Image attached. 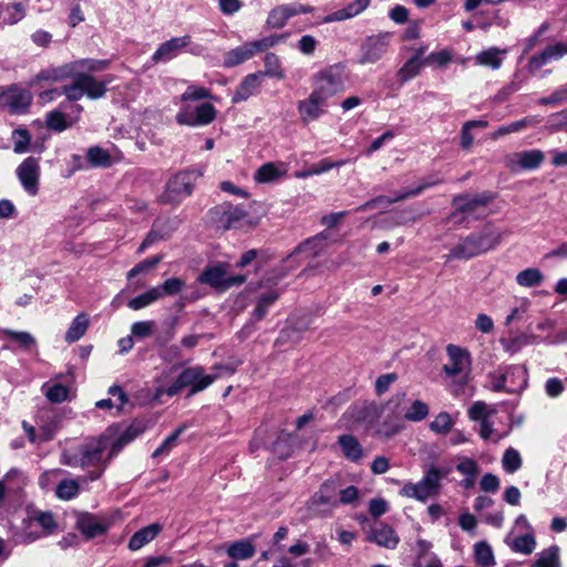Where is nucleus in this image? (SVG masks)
<instances>
[{
	"label": "nucleus",
	"instance_id": "nucleus-63",
	"mask_svg": "<svg viewBox=\"0 0 567 567\" xmlns=\"http://www.w3.org/2000/svg\"><path fill=\"white\" fill-rule=\"evenodd\" d=\"M162 260V256L161 255H157V256H153L151 258H147V259H144L143 261H141L140 264H137L135 267H133L128 274H127V278L131 279L140 274H143V272H146L148 271L150 269L154 268L155 266H157V264Z\"/></svg>",
	"mask_w": 567,
	"mask_h": 567
},
{
	"label": "nucleus",
	"instance_id": "nucleus-10",
	"mask_svg": "<svg viewBox=\"0 0 567 567\" xmlns=\"http://www.w3.org/2000/svg\"><path fill=\"white\" fill-rule=\"evenodd\" d=\"M195 177L193 174L183 172L172 177L163 194V202L177 204L188 197L194 188Z\"/></svg>",
	"mask_w": 567,
	"mask_h": 567
},
{
	"label": "nucleus",
	"instance_id": "nucleus-1",
	"mask_svg": "<svg viewBox=\"0 0 567 567\" xmlns=\"http://www.w3.org/2000/svg\"><path fill=\"white\" fill-rule=\"evenodd\" d=\"M111 447L109 439L101 436L85 443L63 449L60 462L70 467H80L85 471L82 482H94L102 477L110 461Z\"/></svg>",
	"mask_w": 567,
	"mask_h": 567
},
{
	"label": "nucleus",
	"instance_id": "nucleus-34",
	"mask_svg": "<svg viewBox=\"0 0 567 567\" xmlns=\"http://www.w3.org/2000/svg\"><path fill=\"white\" fill-rule=\"evenodd\" d=\"M338 443L346 458L358 462L363 456V450L359 441L350 434L339 436Z\"/></svg>",
	"mask_w": 567,
	"mask_h": 567
},
{
	"label": "nucleus",
	"instance_id": "nucleus-51",
	"mask_svg": "<svg viewBox=\"0 0 567 567\" xmlns=\"http://www.w3.org/2000/svg\"><path fill=\"white\" fill-rule=\"evenodd\" d=\"M187 429L186 424L179 425L169 436H167L162 444L153 452L154 458L162 455H167L176 445L179 435Z\"/></svg>",
	"mask_w": 567,
	"mask_h": 567
},
{
	"label": "nucleus",
	"instance_id": "nucleus-42",
	"mask_svg": "<svg viewBox=\"0 0 567 567\" xmlns=\"http://www.w3.org/2000/svg\"><path fill=\"white\" fill-rule=\"evenodd\" d=\"M327 239V235L324 233H321L317 236H315L311 239H308L303 241L301 245H299L296 250V252H308L311 257H316L319 254H321L326 247L324 241Z\"/></svg>",
	"mask_w": 567,
	"mask_h": 567
},
{
	"label": "nucleus",
	"instance_id": "nucleus-40",
	"mask_svg": "<svg viewBox=\"0 0 567 567\" xmlns=\"http://www.w3.org/2000/svg\"><path fill=\"white\" fill-rule=\"evenodd\" d=\"M189 373H185L183 370L177 379L167 388L163 385H157L155 389V396L161 398L166 394L168 396H174L178 394L183 389L189 385Z\"/></svg>",
	"mask_w": 567,
	"mask_h": 567
},
{
	"label": "nucleus",
	"instance_id": "nucleus-29",
	"mask_svg": "<svg viewBox=\"0 0 567 567\" xmlns=\"http://www.w3.org/2000/svg\"><path fill=\"white\" fill-rule=\"evenodd\" d=\"M370 2H371V0H353L346 8L326 16L322 19V22L331 23V22L351 19V18L360 14L361 12H363L368 8Z\"/></svg>",
	"mask_w": 567,
	"mask_h": 567
},
{
	"label": "nucleus",
	"instance_id": "nucleus-25",
	"mask_svg": "<svg viewBox=\"0 0 567 567\" xmlns=\"http://www.w3.org/2000/svg\"><path fill=\"white\" fill-rule=\"evenodd\" d=\"M262 79V72L246 75L234 92L231 101L234 103H239L248 100L260 87Z\"/></svg>",
	"mask_w": 567,
	"mask_h": 567
},
{
	"label": "nucleus",
	"instance_id": "nucleus-31",
	"mask_svg": "<svg viewBox=\"0 0 567 567\" xmlns=\"http://www.w3.org/2000/svg\"><path fill=\"white\" fill-rule=\"evenodd\" d=\"M146 426L143 422H133L110 447V457L116 455L126 444L135 440L145 431Z\"/></svg>",
	"mask_w": 567,
	"mask_h": 567
},
{
	"label": "nucleus",
	"instance_id": "nucleus-32",
	"mask_svg": "<svg viewBox=\"0 0 567 567\" xmlns=\"http://www.w3.org/2000/svg\"><path fill=\"white\" fill-rule=\"evenodd\" d=\"M292 17H295V12L291 3L277 6L268 13L266 24L270 29H281Z\"/></svg>",
	"mask_w": 567,
	"mask_h": 567
},
{
	"label": "nucleus",
	"instance_id": "nucleus-8",
	"mask_svg": "<svg viewBox=\"0 0 567 567\" xmlns=\"http://www.w3.org/2000/svg\"><path fill=\"white\" fill-rule=\"evenodd\" d=\"M55 528L56 523L51 513L38 512L23 519L19 538L21 543L29 544L52 534Z\"/></svg>",
	"mask_w": 567,
	"mask_h": 567
},
{
	"label": "nucleus",
	"instance_id": "nucleus-56",
	"mask_svg": "<svg viewBox=\"0 0 567 567\" xmlns=\"http://www.w3.org/2000/svg\"><path fill=\"white\" fill-rule=\"evenodd\" d=\"M86 157L93 166L107 167L112 163L109 152L99 146L90 147Z\"/></svg>",
	"mask_w": 567,
	"mask_h": 567
},
{
	"label": "nucleus",
	"instance_id": "nucleus-48",
	"mask_svg": "<svg viewBox=\"0 0 567 567\" xmlns=\"http://www.w3.org/2000/svg\"><path fill=\"white\" fill-rule=\"evenodd\" d=\"M4 12L6 17L3 19L4 24L13 25L21 21L25 16V7L21 2H14L0 7V14Z\"/></svg>",
	"mask_w": 567,
	"mask_h": 567
},
{
	"label": "nucleus",
	"instance_id": "nucleus-27",
	"mask_svg": "<svg viewBox=\"0 0 567 567\" xmlns=\"http://www.w3.org/2000/svg\"><path fill=\"white\" fill-rule=\"evenodd\" d=\"M348 413L355 422L372 424L381 415V408L375 402H359L353 404Z\"/></svg>",
	"mask_w": 567,
	"mask_h": 567
},
{
	"label": "nucleus",
	"instance_id": "nucleus-55",
	"mask_svg": "<svg viewBox=\"0 0 567 567\" xmlns=\"http://www.w3.org/2000/svg\"><path fill=\"white\" fill-rule=\"evenodd\" d=\"M535 547H536V540L532 534L518 536L511 543V548L515 553H520L524 555L532 554L534 551Z\"/></svg>",
	"mask_w": 567,
	"mask_h": 567
},
{
	"label": "nucleus",
	"instance_id": "nucleus-53",
	"mask_svg": "<svg viewBox=\"0 0 567 567\" xmlns=\"http://www.w3.org/2000/svg\"><path fill=\"white\" fill-rule=\"evenodd\" d=\"M264 62H265V71H261L264 73V76H271V78H276L278 80H281L285 78V73L281 69V62L277 54L267 53L265 55Z\"/></svg>",
	"mask_w": 567,
	"mask_h": 567
},
{
	"label": "nucleus",
	"instance_id": "nucleus-28",
	"mask_svg": "<svg viewBox=\"0 0 567 567\" xmlns=\"http://www.w3.org/2000/svg\"><path fill=\"white\" fill-rule=\"evenodd\" d=\"M162 525L158 523H153L146 527H143L135 532L133 536L128 540V549L132 551H136L143 548L145 545L150 544L154 540L157 535L162 532Z\"/></svg>",
	"mask_w": 567,
	"mask_h": 567
},
{
	"label": "nucleus",
	"instance_id": "nucleus-5",
	"mask_svg": "<svg viewBox=\"0 0 567 567\" xmlns=\"http://www.w3.org/2000/svg\"><path fill=\"white\" fill-rule=\"evenodd\" d=\"M443 477V471L435 466H431L426 470L421 481L417 483H405L399 494L403 497L413 498L424 503L429 498L439 495Z\"/></svg>",
	"mask_w": 567,
	"mask_h": 567
},
{
	"label": "nucleus",
	"instance_id": "nucleus-60",
	"mask_svg": "<svg viewBox=\"0 0 567 567\" xmlns=\"http://www.w3.org/2000/svg\"><path fill=\"white\" fill-rule=\"evenodd\" d=\"M319 40L316 37L311 34H305L298 40L295 48L301 54L309 56L316 52Z\"/></svg>",
	"mask_w": 567,
	"mask_h": 567
},
{
	"label": "nucleus",
	"instance_id": "nucleus-6",
	"mask_svg": "<svg viewBox=\"0 0 567 567\" xmlns=\"http://www.w3.org/2000/svg\"><path fill=\"white\" fill-rule=\"evenodd\" d=\"M287 38V33L274 34L251 42H246L226 52L224 55L223 64L226 68H233L241 64L245 61L251 59L256 53L266 51L267 49H270L278 43L286 41Z\"/></svg>",
	"mask_w": 567,
	"mask_h": 567
},
{
	"label": "nucleus",
	"instance_id": "nucleus-3",
	"mask_svg": "<svg viewBox=\"0 0 567 567\" xmlns=\"http://www.w3.org/2000/svg\"><path fill=\"white\" fill-rule=\"evenodd\" d=\"M502 240V235L491 228L472 234L460 241L447 255V259H470L494 249Z\"/></svg>",
	"mask_w": 567,
	"mask_h": 567
},
{
	"label": "nucleus",
	"instance_id": "nucleus-26",
	"mask_svg": "<svg viewBox=\"0 0 567 567\" xmlns=\"http://www.w3.org/2000/svg\"><path fill=\"white\" fill-rule=\"evenodd\" d=\"M66 79H75V72L73 62L65 63L59 66L49 68L40 71L35 78L32 80V83H38L41 81L45 82H60Z\"/></svg>",
	"mask_w": 567,
	"mask_h": 567
},
{
	"label": "nucleus",
	"instance_id": "nucleus-39",
	"mask_svg": "<svg viewBox=\"0 0 567 567\" xmlns=\"http://www.w3.org/2000/svg\"><path fill=\"white\" fill-rule=\"evenodd\" d=\"M80 492V481L75 478H65L58 483L55 495L59 499L70 501L78 496Z\"/></svg>",
	"mask_w": 567,
	"mask_h": 567
},
{
	"label": "nucleus",
	"instance_id": "nucleus-41",
	"mask_svg": "<svg viewBox=\"0 0 567 567\" xmlns=\"http://www.w3.org/2000/svg\"><path fill=\"white\" fill-rule=\"evenodd\" d=\"M403 427L402 420L399 414L388 415L377 429V433L383 437H392Z\"/></svg>",
	"mask_w": 567,
	"mask_h": 567
},
{
	"label": "nucleus",
	"instance_id": "nucleus-23",
	"mask_svg": "<svg viewBox=\"0 0 567 567\" xmlns=\"http://www.w3.org/2000/svg\"><path fill=\"white\" fill-rule=\"evenodd\" d=\"M288 165L284 162H268L262 164L254 174L258 184L276 183L287 175Z\"/></svg>",
	"mask_w": 567,
	"mask_h": 567
},
{
	"label": "nucleus",
	"instance_id": "nucleus-59",
	"mask_svg": "<svg viewBox=\"0 0 567 567\" xmlns=\"http://www.w3.org/2000/svg\"><path fill=\"white\" fill-rule=\"evenodd\" d=\"M452 424L453 423H452L451 415L447 412H441L431 422L430 429L434 433L445 434L451 430Z\"/></svg>",
	"mask_w": 567,
	"mask_h": 567
},
{
	"label": "nucleus",
	"instance_id": "nucleus-14",
	"mask_svg": "<svg viewBox=\"0 0 567 567\" xmlns=\"http://www.w3.org/2000/svg\"><path fill=\"white\" fill-rule=\"evenodd\" d=\"M214 369L217 371L215 374H206L203 367L195 365L185 369V373H189V395H194L200 391L207 389L215 380H217L223 372L233 374L235 368L229 365H215Z\"/></svg>",
	"mask_w": 567,
	"mask_h": 567
},
{
	"label": "nucleus",
	"instance_id": "nucleus-54",
	"mask_svg": "<svg viewBox=\"0 0 567 567\" xmlns=\"http://www.w3.org/2000/svg\"><path fill=\"white\" fill-rule=\"evenodd\" d=\"M278 299V293L270 291L259 297L256 308L252 312V318L256 321L264 319L268 312V308Z\"/></svg>",
	"mask_w": 567,
	"mask_h": 567
},
{
	"label": "nucleus",
	"instance_id": "nucleus-20",
	"mask_svg": "<svg viewBox=\"0 0 567 567\" xmlns=\"http://www.w3.org/2000/svg\"><path fill=\"white\" fill-rule=\"evenodd\" d=\"M493 199V195L488 193L476 195H460L453 199L456 210L464 214H480L484 212L488 203Z\"/></svg>",
	"mask_w": 567,
	"mask_h": 567
},
{
	"label": "nucleus",
	"instance_id": "nucleus-15",
	"mask_svg": "<svg viewBox=\"0 0 567 567\" xmlns=\"http://www.w3.org/2000/svg\"><path fill=\"white\" fill-rule=\"evenodd\" d=\"M544 153L539 150L516 152L506 155L505 166L512 172L536 169L544 162Z\"/></svg>",
	"mask_w": 567,
	"mask_h": 567
},
{
	"label": "nucleus",
	"instance_id": "nucleus-18",
	"mask_svg": "<svg viewBox=\"0 0 567 567\" xmlns=\"http://www.w3.org/2000/svg\"><path fill=\"white\" fill-rule=\"evenodd\" d=\"M327 106L328 101L312 90L307 99L298 102L297 110L300 120L303 123H310L323 115L327 111Z\"/></svg>",
	"mask_w": 567,
	"mask_h": 567
},
{
	"label": "nucleus",
	"instance_id": "nucleus-35",
	"mask_svg": "<svg viewBox=\"0 0 567 567\" xmlns=\"http://www.w3.org/2000/svg\"><path fill=\"white\" fill-rule=\"evenodd\" d=\"M90 324L89 316L85 312L79 313L71 322L66 333L65 341L73 343L80 340L86 332Z\"/></svg>",
	"mask_w": 567,
	"mask_h": 567
},
{
	"label": "nucleus",
	"instance_id": "nucleus-38",
	"mask_svg": "<svg viewBox=\"0 0 567 567\" xmlns=\"http://www.w3.org/2000/svg\"><path fill=\"white\" fill-rule=\"evenodd\" d=\"M255 546L250 540L235 542L227 548V555L233 559L245 560L255 555Z\"/></svg>",
	"mask_w": 567,
	"mask_h": 567
},
{
	"label": "nucleus",
	"instance_id": "nucleus-9",
	"mask_svg": "<svg viewBox=\"0 0 567 567\" xmlns=\"http://www.w3.org/2000/svg\"><path fill=\"white\" fill-rule=\"evenodd\" d=\"M197 280L198 282L208 285L215 289L227 290L230 287L244 284L246 277L241 275L228 276L227 265L218 264L205 268Z\"/></svg>",
	"mask_w": 567,
	"mask_h": 567
},
{
	"label": "nucleus",
	"instance_id": "nucleus-49",
	"mask_svg": "<svg viewBox=\"0 0 567 567\" xmlns=\"http://www.w3.org/2000/svg\"><path fill=\"white\" fill-rule=\"evenodd\" d=\"M530 567H560L558 546H550L543 550Z\"/></svg>",
	"mask_w": 567,
	"mask_h": 567
},
{
	"label": "nucleus",
	"instance_id": "nucleus-22",
	"mask_svg": "<svg viewBox=\"0 0 567 567\" xmlns=\"http://www.w3.org/2000/svg\"><path fill=\"white\" fill-rule=\"evenodd\" d=\"M567 54L565 43L558 42L554 45H548L540 53L530 58L528 62V71L535 74L540 68L548 64L553 60H559Z\"/></svg>",
	"mask_w": 567,
	"mask_h": 567
},
{
	"label": "nucleus",
	"instance_id": "nucleus-64",
	"mask_svg": "<svg viewBox=\"0 0 567 567\" xmlns=\"http://www.w3.org/2000/svg\"><path fill=\"white\" fill-rule=\"evenodd\" d=\"M289 435H281L274 443L272 452L278 455L279 458H287L291 454V444Z\"/></svg>",
	"mask_w": 567,
	"mask_h": 567
},
{
	"label": "nucleus",
	"instance_id": "nucleus-45",
	"mask_svg": "<svg viewBox=\"0 0 567 567\" xmlns=\"http://www.w3.org/2000/svg\"><path fill=\"white\" fill-rule=\"evenodd\" d=\"M476 563L482 567H493L495 557L492 547L486 542H478L474 545Z\"/></svg>",
	"mask_w": 567,
	"mask_h": 567
},
{
	"label": "nucleus",
	"instance_id": "nucleus-21",
	"mask_svg": "<svg viewBox=\"0 0 567 567\" xmlns=\"http://www.w3.org/2000/svg\"><path fill=\"white\" fill-rule=\"evenodd\" d=\"M189 44V35L172 38L168 41L159 44L157 50L152 55V61L154 63L168 62L177 56V54Z\"/></svg>",
	"mask_w": 567,
	"mask_h": 567
},
{
	"label": "nucleus",
	"instance_id": "nucleus-50",
	"mask_svg": "<svg viewBox=\"0 0 567 567\" xmlns=\"http://www.w3.org/2000/svg\"><path fill=\"white\" fill-rule=\"evenodd\" d=\"M45 124L49 128L63 132L73 125V122H69L66 115L60 110H53L47 114Z\"/></svg>",
	"mask_w": 567,
	"mask_h": 567
},
{
	"label": "nucleus",
	"instance_id": "nucleus-43",
	"mask_svg": "<svg viewBox=\"0 0 567 567\" xmlns=\"http://www.w3.org/2000/svg\"><path fill=\"white\" fill-rule=\"evenodd\" d=\"M423 63L424 61L420 59V55H413L409 59L398 72L401 82H408L419 75Z\"/></svg>",
	"mask_w": 567,
	"mask_h": 567
},
{
	"label": "nucleus",
	"instance_id": "nucleus-37",
	"mask_svg": "<svg viewBox=\"0 0 567 567\" xmlns=\"http://www.w3.org/2000/svg\"><path fill=\"white\" fill-rule=\"evenodd\" d=\"M42 393L51 403H62L69 400L70 389L58 382H45L42 388Z\"/></svg>",
	"mask_w": 567,
	"mask_h": 567
},
{
	"label": "nucleus",
	"instance_id": "nucleus-17",
	"mask_svg": "<svg viewBox=\"0 0 567 567\" xmlns=\"http://www.w3.org/2000/svg\"><path fill=\"white\" fill-rule=\"evenodd\" d=\"M391 38L392 33L390 32H382L378 35L369 37L362 45L360 63L365 64L378 62L385 53V49L389 45Z\"/></svg>",
	"mask_w": 567,
	"mask_h": 567
},
{
	"label": "nucleus",
	"instance_id": "nucleus-2",
	"mask_svg": "<svg viewBox=\"0 0 567 567\" xmlns=\"http://www.w3.org/2000/svg\"><path fill=\"white\" fill-rule=\"evenodd\" d=\"M75 72V79L71 84L63 85V92L68 101L76 102L83 96L96 100L106 93L109 80L97 81L91 72L103 71L109 66L105 60L81 59L72 61Z\"/></svg>",
	"mask_w": 567,
	"mask_h": 567
},
{
	"label": "nucleus",
	"instance_id": "nucleus-24",
	"mask_svg": "<svg viewBox=\"0 0 567 567\" xmlns=\"http://www.w3.org/2000/svg\"><path fill=\"white\" fill-rule=\"evenodd\" d=\"M367 539L388 549H394L400 542L394 529L382 523L373 526L368 532Z\"/></svg>",
	"mask_w": 567,
	"mask_h": 567
},
{
	"label": "nucleus",
	"instance_id": "nucleus-7",
	"mask_svg": "<svg viewBox=\"0 0 567 567\" xmlns=\"http://www.w3.org/2000/svg\"><path fill=\"white\" fill-rule=\"evenodd\" d=\"M313 91L328 101L344 90L343 66L333 64L317 72L312 80Z\"/></svg>",
	"mask_w": 567,
	"mask_h": 567
},
{
	"label": "nucleus",
	"instance_id": "nucleus-52",
	"mask_svg": "<svg viewBox=\"0 0 567 567\" xmlns=\"http://www.w3.org/2000/svg\"><path fill=\"white\" fill-rule=\"evenodd\" d=\"M429 412L430 409L425 402L421 400H415L406 409L403 419L411 422H420L423 421L429 415Z\"/></svg>",
	"mask_w": 567,
	"mask_h": 567
},
{
	"label": "nucleus",
	"instance_id": "nucleus-61",
	"mask_svg": "<svg viewBox=\"0 0 567 567\" xmlns=\"http://www.w3.org/2000/svg\"><path fill=\"white\" fill-rule=\"evenodd\" d=\"M247 217L246 210L240 207H235L228 212H225L221 220L227 228H235L238 224Z\"/></svg>",
	"mask_w": 567,
	"mask_h": 567
},
{
	"label": "nucleus",
	"instance_id": "nucleus-13",
	"mask_svg": "<svg viewBox=\"0 0 567 567\" xmlns=\"http://www.w3.org/2000/svg\"><path fill=\"white\" fill-rule=\"evenodd\" d=\"M16 174L22 188L30 196L39 193L41 167L38 158L30 156L23 159L17 167Z\"/></svg>",
	"mask_w": 567,
	"mask_h": 567
},
{
	"label": "nucleus",
	"instance_id": "nucleus-11",
	"mask_svg": "<svg viewBox=\"0 0 567 567\" xmlns=\"http://www.w3.org/2000/svg\"><path fill=\"white\" fill-rule=\"evenodd\" d=\"M447 362L443 365V371L451 378L467 375L471 371V354L467 350L449 344L446 347Z\"/></svg>",
	"mask_w": 567,
	"mask_h": 567
},
{
	"label": "nucleus",
	"instance_id": "nucleus-4",
	"mask_svg": "<svg viewBox=\"0 0 567 567\" xmlns=\"http://www.w3.org/2000/svg\"><path fill=\"white\" fill-rule=\"evenodd\" d=\"M528 382V373L525 367L507 365L504 370L489 372L487 388L494 392L519 393Z\"/></svg>",
	"mask_w": 567,
	"mask_h": 567
},
{
	"label": "nucleus",
	"instance_id": "nucleus-19",
	"mask_svg": "<svg viewBox=\"0 0 567 567\" xmlns=\"http://www.w3.org/2000/svg\"><path fill=\"white\" fill-rule=\"evenodd\" d=\"M439 183H440L439 181L424 182V183H421L416 187L409 188L406 190H403V192L396 194L394 197L379 196V197L373 198L371 200H368L363 205L359 206L357 208V212H365V210H369V209H375V208H379L381 205H385L386 206V205H391L393 203H396V202H400V200H404V199L413 197V196H417L424 189H426V188H429L431 186H434V185H436Z\"/></svg>",
	"mask_w": 567,
	"mask_h": 567
},
{
	"label": "nucleus",
	"instance_id": "nucleus-30",
	"mask_svg": "<svg viewBox=\"0 0 567 567\" xmlns=\"http://www.w3.org/2000/svg\"><path fill=\"white\" fill-rule=\"evenodd\" d=\"M338 484L336 481L324 482L320 489L313 495L312 504L316 506H329L334 508L338 506Z\"/></svg>",
	"mask_w": 567,
	"mask_h": 567
},
{
	"label": "nucleus",
	"instance_id": "nucleus-62",
	"mask_svg": "<svg viewBox=\"0 0 567 567\" xmlns=\"http://www.w3.org/2000/svg\"><path fill=\"white\" fill-rule=\"evenodd\" d=\"M432 543L425 539H417L415 543L414 551H415V565L423 564V560L429 559L431 556H435L432 553Z\"/></svg>",
	"mask_w": 567,
	"mask_h": 567
},
{
	"label": "nucleus",
	"instance_id": "nucleus-36",
	"mask_svg": "<svg viewBox=\"0 0 567 567\" xmlns=\"http://www.w3.org/2000/svg\"><path fill=\"white\" fill-rule=\"evenodd\" d=\"M506 50H501L497 48H488L487 50H483L475 56V62L482 66H488L493 70H497L501 68L503 59L502 54H506Z\"/></svg>",
	"mask_w": 567,
	"mask_h": 567
},
{
	"label": "nucleus",
	"instance_id": "nucleus-58",
	"mask_svg": "<svg viewBox=\"0 0 567 567\" xmlns=\"http://www.w3.org/2000/svg\"><path fill=\"white\" fill-rule=\"evenodd\" d=\"M12 138L14 141L13 151L17 154H22L28 151V146L31 142V136L28 130L17 128L12 132Z\"/></svg>",
	"mask_w": 567,
	"mask_h": 567
},
{
	"label": "nucleus",
	"instance_id": "nucleus-33",
	"mask_svg": "<svg viewBox=\"0 0 567 567\" xmlns=\"http://www.w3.org/2000/svg\"><path fill=\"white\" fill-rule=\"evenodd\" d=\"M79 529L89 538L96 537L106 532L107 525L94 515H83L78 522Z\"/></svg>",
	"mask_w": 567,
	"mask_h": 567
},
{
	"label": "nucleus",
	"instance_id": "nucleus-47",
	"mask_svg": "<svg viewBox=\"0 0 567 567\" xmlns=\"http://www.w3.org/2000/svg\"><path fill=\"white\" fill-rule=\"evenodd\" d=\"M496 413V409L483 401L474 402L468 409V417L472 421L485 422L489 416Z\"/></svg>",
	"mask_w": 567,
	"mask_h": 567
},
{
	"label": "nucleus",
	"instance_id": "nucleus-12",
	"mask_svg": "<svg viewBox=\"0 0 567 567\" xmlns=\"http://www.w3.org/2000/svg\"><path fill=\"white\" fill-rule=\"evenodd\" d=\"M216 117V110L210 103H202L192 109L190 106L182 107L176 114L177 123L187 126H202L212 123Z\"/></svg>",
	"mask_w": 567,
	"mask_h": 567
},
{
	"label": "nucleus",
	"instance_id": "nucleus-44",
	"mask_svg": "<svg viewBox=\"0 0 567 567\" xmlns=\"http://www.w3.org/2000/svg\"><path fill=\"white\" fill-rule=\"evenodd\" d=\"M159 298H162V291L158 288L153 287L146 292L131 299L127 306L132 310H140L152 305Z\"/></svg>",
	"mask_w": 567,
	"mask_h": 567
},
{
	"label": "nucleus",
	"instance_id": "nucleus-16",
	"mask_svg": "<svg viewBox=\"0 0 567 567\" xmlns=\"http://www.w3.org/2000/svg\"><path fill=\"white\" fill-rule=\"evenodd\" d=\"M1 102L7 105L12 113L24 112L32 102V94L29 90L21 89L18 85L0 87Z\"/></svg>",
	"mask_w": 567,
	"mask_h": 567
},
{
	"label": "nucleus",
	"instance_id": "nucleus-46",
	"mask_svg": "<svg viewBox=\"0 0 567 567\" xmlns=\"http://www.w3.org/2000/svg\"><path fill=\"white\" fill-rule=\"evenodd\" d=\"M544 281V275L537 268H527L516 276V282L522 287H536Z\"/></svg>",
	"mask_w": 567,
	"mask_h": 567
},
{
	"label": "nucleus",
	"instance_id": "nucleus-57",
	"mask_svg": "<svg viewBox=\"0 0 567 567\" xmlns=\"http://www.w3.org/2000/svg\"><path fill=\"white\" fill-rule=\"evenodd\" d=\"M502 465L507 473H515L522 466V457L517 450L508 447L502 458Z\"/></svg>",
	"mask_w": 567,
	"mask_h": 567
}]
</instances>
